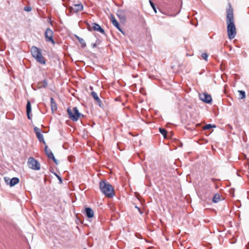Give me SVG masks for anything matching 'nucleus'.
Wrapping results in <instances>:
<instances>
[{"instance_id":"0eeeda50","label":"nucleus","mask_w":249,"mask_h":249,"mask_svg":"<svg viewBox=\"0 0 249 249\" xmlns=\"http://www.w3.org/2000/svg\"><path fill=\"white\" fill-rule=\"evenodd\" d=\"M53 33L50 28H47L45 32V37L47 42H50L53 44H55V41L53 38Z\"/></svg>"},{"instance_id":"dca6fc26","label":"nucleus","mask_w":249,"mask_h":249,"mask_svg":"<svg viewBox=\"0 0 249 249\" xmlns=\"http://www.w3.org/2000/svg\"><path fill=\"white\" fill-rule=\"evenodd\" d=\"M38 88H46L48 86V81L47 79H44L42 81L39 82L37 84Z\"/></svg>"},{"instance_id":"473e14b6","label":"nucleus","mask_w":249,"mask_h":249,"mask_svg":"<svg viewBox=\"0 0 249 249\" xmlns=\"http://www.w3.org/2000/svg\"><path fill=\"white\" fill-rule=\"evenodd\" d=\"M92 46L93 48L95 47L96 46V43L93 44L92 45Z\"/></svg>"},{"instance_id":"393cba45","label":"nucleus","mask_w":249,"mask_h":249,"mask_svg":"<svg viewBox=\"0 0 249 249\" xmlns=\"http://www.w3.org/2000/svg\"><path fill=\"white\" fill-rule=\"evenodd\" d=\"M149 3H150V4L151 6L152 7V9L154 11V12L155 13H157V10H156V6H155L154 3L151 0H149Z\"/></svg>"},{"instance_id":"9b49d317","label":"nucleus","mask_w":249,"mask_h":249,"mask_svg":"<svg viewBox=\"0 0 249 249\" xmlns=\"http://www.w3.org/2000/svg\"><path fill=\"white\" fill-rule=\"evenodd\" d=\"M91 94V95L93 97V98L96 101V102H97V104L99 105V106L102 108H103L104 104L102 103L101 100L98 97L97 94L94 91H92Z\"/></svg>"},{"instance_id":"e433bc0d","label":"nucleus","mask_w":249,"mask_h":249,"mask_svg":"<svg viewBox=\"0 0 249 249\" xmlns=\"http://www.w3.org/2000/svg\"><path fill=\"white\" fill-rule=\"evenodd\" d=\"M83 249H87L86 248H84Z\"/></svg>"},{"instance_id":"f257e3e1","label":"nucleus","mask_w":249,"mask_h":249,"mask_svg":"<svg viewBox=\"0 0 249 249\" xmlns=\"http://www.w3.org/2000/svg\"><path fill=\"white\" fill-rule=\"evenodd\" d=\"M226 22L227 24V33L230 39L234 38L236 36V27L234 22L233 9L231 5L227 10Z\"/></svg>"},{"instance_id":"b1692460","label":"nucleus","mask_w":249,"mask_h":249,"mask_svg":"<svg viewBox=\"0 0 249 249\" xmlns=\"http://www.w3.org/2000/svg\"><path fill=\"white\" fill-rule=\"evenodd\" d=\"M215 127H216V126L215 125H212L211 124H207L203 127V129L207 130V129H210L212 128Z\"/></svg>"},{"instance_id":"f03ea898","label":"nucleus","mask_w":249,"mask_h":249,"mask_svg":"<svg viewBox=\"0 0 249 249\" xmlns=\"http://www.w3.org/2000/svg\"><path fill=\"white\" fill-rule=\"evenodd\" d=\"M99 188L101 191L108 198H112L115 196L114 189L108 182L102 180L100 182Z\"/></svg>"},{"instance_id":"20e7f679","label":"nucleus","mask_w":249,"mask_h":249,"mask_svg":"<svg viewBox=\"0 0 249 249\" xmlns=\"http://www.w3.org/2000/svg\"><path fill=\"white\" fill-rule=\"evenodd\" d=\"M67 112L69 118L73 121H77L79 118L84 117V115L79 112L77 107H74L72 110L68 108Z\"/></svg>"},{"instance_id":"f8f14e48","label":"nucleus","mask_w":249,"mask_h":249,"mask_svg":"<svg viewBox=\"0 0 249 249\" xmlns=\"http://www.w3.org/2000/svg\"><path fill=\"white\" fill-rule=\"evenodd\" d=\"M85 213L86 216L89 218H90L94 216L93 211L89 207H87L85 209Z\"/></svg>"},{"instance_id":"a878e982","label":"nucleus","mask_w":249,"mask_h":249,"mask_svg":"<svg viewBox=\"0 0 249 249\" xmlns=\"http://www.w3.org/2000/svg\"><path fill=\"white\" fill-rule=\"evenodd\" d=\"M202 58L206 61H207L208 55L206 53H203L201 54Z\"/></svg>"},{"instance_id":"412c9836","label":"nucleus","mask_w":249,"mask_h":249,"mask_svg":"<svg viewBox=\"0 0 249 249\" xmlns=\"http://www.w3.org/2000/svg\"><path fill=\"white\" fill-rule=\"evenodd\" d=\"M239 97L240 99H244L246 97V93L244 90H239Z\"/></svg>"},{"instance_id":"9d476101","label":"nucleus","mask_w":249,"mask_h":249,"mask_svg":"<svg viewBox=\"0 0 249 249\" xmlns=\"http://www.w3.org/2000/svg\"><path fill=\"white\" fill-rule=\"evenodd\" d=\"M110 20H111V22H112V24L115 27H116V28L119 31H120L122 34H123L124 35V32L123 31V30L122 29V28L120 27V24L119 23H118V22L117 21V20L116 19V18H115V17L113 16V15H111V17H110Z\"/></svg>"},{"instance_id":"7ed1b4c3","label":"nucleus","mask_w":249,"mask_h":249,"mask_svg":"<svg viewBox=\"0 0 249 249\" xmlns=\"http://www.w3.org/2000/svg\"><path fill=\"white\" fill-rule=\"evenodd\" d=\"M31 53L36 61L41 64H45L46 59L41 53V50L36 46H33L31 49Z\"/></svg>"},{"instance_id":"423d86ee","label":"nucleus","mask_w":249,"mask_h":249,"mask_svg":"<svg viewBox=\"0 0 249 249\" xmlns=\"http://www.w3.org/2000/svg\"><path fill=\"white\" fill-rule=\"evenodd\" d=\"M69 9L71 13H77L83 10V6L81 2L78 4L72 3L71 5L69 6Z\"/></svg>"},{"instance_id":"2eb2a0df","label":"nucleus","mask_w":249,"mask_h":249,"mask_svg":"<svg viewBox=\"0 0 249 249\" xmlns=\"http://www.w3.org/2000/svg\"><path fill=\"white\" fill-rule=\"evenodd\" d=\"M19 181V178L16 177L13 178L12 179H10L9 185L11 187H13L18 184Z\"/></svg>"},{"instance_id":"f3484780","label":"nucleus","mask_w":249,"mask_h":249,"mask_svg":"<svg viewBox=\"0 0 249 249\" xmlns=\"http://www.w3.org/2000/svg\"><path fill=\"white\" fill-rule=\"evenodd\" d=\"M51 109L53 111H55L57 109V106L53 98H51Z\"/></svg>"},{"instance_id":"c85d7f7f","label":"nucleus","mask_w":249,"mask_h":249,"mask_svg":"<svg viewBox=\"0 0 249 249\" xmlns=\"http://www.w3.org/2000/svg\"><path fill=\"white\" fill-rule=\"evenodd\" d=\"M24 10L27 12H30L32 10V8L30 6H25Z\"/></svg>"},{"instance_id":"1a4fd4ad","label":"nucleus","mask_w":249,"mask_h":249,"mask_svg":"<svg viewBox=\"0 0 249 249\" xmlns=\"http://www.w3.org/2000/svg\"><path fill=\"white\" fill-rule=\"evenodd\" d=\"M88 28L89 31H91V30L93 29V30L98 31L104 35L105 34V30L100 26L99 24L96 23H92L91 27H90L89 25H88Z\"/></svg>"},{"instance_id":"a211bd4d","label":"nucleus","mask_w":249,"mask_h":249,"mask_svg":"<svg viewBox=\"0 0 249 249\" xmlns=\"http://www.w3.org/2000/svg\"><path fill=\"white\" fill-rule=\"evenodd\" d=\"M36 136L40 142H43L44 144H46L45 141L44 139L43 135L41 133V132L36 134Z\"/></svg>"},{"instance_id":"4468645a","label":"nucleus","mask_w":249,"mask_h":249,"mask_svg":"<svg viewBox=\"0 0 249 249\" xmlns=\"http://www.w3.org/2000/svg\"><path fill=\"white\" fill-rule=\"evenodd\" d=\"M45 152L49 159H50L52 158H53V154L51 149H48V147L47 145H46L45 147Z\"/></svg>"},{"instance_id":"2f4dec72","label":"nucleus","mask_w":249,"mask_h":249,"mask_svg":"<svg viewBox=\"0 0 249 249\" xmlns=\"http://www.w3.org/2000/svg\"><path fill=\"white\" fill-rule=\"evenodd\" d=\"M234 190L233 189H231L230 190V192L231 194V193L233 194L234 193Z\"/></svg>"},{"instance_id":"72a5a7b5","label":"nucleus","mask_w":249,"mask_h":249,"mask_svg":"<svg viewBox=\"0 0 249 249\" xmlns=\"http://www.w3.org/2000/svg\"><path fill=\"white\" fill-rule=\"evenodd\" d=\"M247 249H249V242L248 245L246 246Z\"/></svg>"},{"instance_id":"cd10ccee","label":"nucleus","mask_w":249,"mask_h":249,"mask_svg":"<svg viewBox=\"0 0 249 249\" xmlns=\"http://www.w3.org/2000/svg\"><path fill=\"white\" fill-rule=\"evenodd\" d=\"M54 175L57 177V179L59 180V183H62V178L59 175H58L56 173H54Z\"/></svg>"},{"instance_id":"c756f323","label":"nucleus","mask_w":249,"mask_h":249,"mask_svg":"<svg viewBox=\"0 0 249 249\" xmlns=\"http://www.w3.org/2000/svg\"><path fill=\"white\" fill-rule=\"evenodd\" d=\"M10 180V179L9 178L4 177V180L7 184L9 185Z\"/></svg>"},{"instance_id":"6e6552de","label":"nucleus","mask_w":249,"mask_h":249,"mask_svg":"<svg viewBox=\"0 0 249 249\" xmlns=\"http://www.w3.org/2000/svg\"><path fill=\"white\" fill-rule=\"evenodd\" d=\"M199 97L200 99L204 103L211 104L212 102V98L211 95L207 92L199 94Z\"/></svg>"},{"instance_id":"39448f33","label":"nucleus","mask_w":249,"mask_h":249,"mask_svg":"<svg viewBox=\"0 0 249 249\" xmlns=\"http://www.w3.org/2000/svg\"><path fill=\"white\" fill-rule=\"evenodd\" d=\"M28 165L30 168L35 170H39L40 169L39 162L32 157L28 159Z\"/></svg>"},{"instance_id":"bb28decb","label":"nucleus","mask_w":249,"mask_h":249,"mask_svg":"<svg viewBox=\"0 0 249 249\" xmlns=\"http://www.w3.org/2000/svg\"><path fill=\"white\" fill-rule=\"evenodd\" d=\"M34 132L36 133V134L38 133H40L41 132V130L40 129L37 127H35L34 128Z\"/></svg>"},{"instance_id":"aec40b11","label":"nucleus","mask_w":249,"mask_h":249,"mask_svg":"<svg viewBox=\"0 0 249 249\" xmlns=\"http://www.w3.org/2000/svg\"><path fill=\"white\" fill-rule=\"evenodd\" d=\"M220 200V196L218 194H216L213 198V202L214 203H217Z\"/></svg>"},{"instance_id":"f704fd0d","label":"nucleus","mask_w":249,"mask_h":249,"mask_svg":"<svg viewBox=\"0 0 249 249\" xmlns=\"http://www.w3.org/2000/svg\"><path fill=\"white\" fill-rule=\"evenodd\" d=\"M49 22H50V23L51 25H52V23H53V22H52V21H51L50 19Z\"/></svg>"},{"instance_id":"4be33fe9","label":"nucleus","mask_w":249,"mask_h":249,"mask_svg":"<svg viewBox=\"0 0 249 249\" xmlns=\"http://www.w3.org/2000/svg\"><path fill=\"white\" fill-rule=\"evenodd\" d=\"M159 131L163 136L164 138L166 137L167 135V131L166 130V129L163 128H160Z\"/></svg>"},{"instance_id":"ddd939ff","label":"nucleus","mask_w":249,"mask_h":249,"mask_svg":"<svg viewBox=\"0 0 249 249\" xmlns=\"http://www.w3.org/2000/svg\"><path fill=\"white\" fill-rule=\"evenodd\" d=\"M31 110H32V108H31V103L29 100H28L27 103L26 105V112H27V115L28 118L30 120L31 119V117L30 116V113L31 112Z\"/></svg>"},{"instance_id":"6ab92c4d","label":"nucleus","mask_w":249,"mask_h":249,"mask_svg":"<svg viewBox=\"0 0 249 249\" xmlns=\"http://www.w3.org/2000/svg\"><path fill=\"white\" fill-rule=\"evenodd\" d=\"M117 15L120 19L125 20V17L124 15V11L119 10L117 12Z\"/></svg>"},{"instance_id":"7c9ffc66","label":"nucleus","mask_w":249,"mask_h":249,"mask_svg":"<svg viewBox=\"0 0 249 249\" xmlns=\"http://www.w3.org/2000/svg\"><path fill=\"white\" fill-rule=\"evenodd\" d=\"M50 159H52L53 160V161L54 162V163L56 164H58V162L57 161V160L55 158L54 156H53V158H51Z\"/></svg>"},{"instance_id":"5701e85b","label":"nucleus","mask_w":249,"mask_h":249,"mask_svg":"<svg viewBox=\"0 0 249 249\" xmlns=\"http://www.w3.org/2000/svg\"><path fill=\"white\" fill-rule=\"evenodd\" d=\"M77 38H78L79 42L80 43V44L82 45V47L83 48H84L86 46V44L85 40L83 38H80L78 36H77Z\"/></svg>"},{"instance_id":"c9c22d12","label":"nucleus","mask_w":249,"mask_h":249,"mask_svg":"<svg viewBox=\"0 0 249 249\" xmlns=\"http://www.w3.org/2000/svg\"><path fill=\"white\" fill-rule=\"evenodd\" d=\"M136 208H137V209H138L139 210V211H140V208H139L137 207V206H136Z\"/></svg>"}]
</instances>
